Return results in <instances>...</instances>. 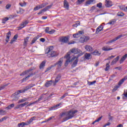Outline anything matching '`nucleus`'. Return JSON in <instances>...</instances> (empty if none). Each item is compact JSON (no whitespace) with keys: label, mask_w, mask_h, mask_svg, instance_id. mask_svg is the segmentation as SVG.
<instances>
[{"label":"nucleus","mask_w":127,"mask_h":127,"mask_svg":"<svg viewBox=\"0 0 127 127\" xmlns=\"http://www.w3.org/2000/svg\"><path fill=\"white\" fill-rule=\"evenodd\" d=\"M10 36H11V32H10V31H9L6 34V37L5 39L6 43L5 44H6V43H8V41H9V37H10Z\"/></svg>","instance_id":"18"},{"label":"nucleus","mask_w":127,"mask_h":127,"mask_svg":"<svg viewBox=\"0 0 127 127\" xmlns=\"http://www.w3.org/2000/svg\"><path fill=\"white\" fill-rule=\"evenodd\" d=\"M53 66V65H51V66L48 67L46 69V70L45 71V73H46V72H48V71L51 70V69H52V68H53V67H54V66Z\"/></svg>","instance_id":"49"},{"label":"nucleus","mask_w":127,"mask_h":127,"mask_svg":"<svg viewBox=\"0 0 127 127\" xmlns=\"http://www.w3.org/2000/svg\"><path fill=\"white\" fill-rule=\"evenodd\" d=\"M97 7H99V8H102L103 7V4L101 2L97 4Z\"/></svg>","instance_id":"50"},{"label":"nucleus","mask_w":127,"mask_h":127,"mask_svg":"<svg viewBox=\"0 0 127 127\" xmlns=\"http://www.w3.org/2000/svg\"><path fill=\"white\" fill-rule=\"evenodd\" d=\"M33 70V69H32V68H30L28 70H25V71L23 72L22 73L20 74V76H24V75H26L27 73H29V72H31Z\"/></svg>","instance_id":"20"},{"label":"nucleus","mask_w":127,"mask_h":127,"mask_svg":"<svg viewBox=\"0 0 127 127\" xmlns=\"http://www.w3.org/2000/svg\"><path fill=\"white\" fill-rule=\"evenodd\" d=\"M79 25H80V22L78 21L77 23L73 24L72 26H73V27H77V26H79Z\"/></svg>","instance_id":"52"},{"label":"nucleus","mask_w":127,"mask_h":127,"mask_svg":"<svg viewBox=\"0 0 127 127\" xmlns=\"http://www.w3.org/2000/svg\"><path fill=\"white\" fill-rule=\"evenodd\" d=\"M43 98V95H41L40 96L39 98L36 100V101H34L33 103H30L27 105V107H30V106H32V105H34L35 104H36V103H38V102H40L41 100H42V98Z\"/></svg>","instance_id":"13"},{"label":"nucleus","mask_w":127,"mask_h":127,"mask_svg":"<svg viewBox=\"0 0 127 127\" xmlns=\"http://www.w3.org/2000/svg\"><path fill=\"white\" fill-rule=\"evenodd\" d=\"M46 54L49 58H53V57H57L58 53L56 51H53V46H50L46 49Z\"/></svg>","instance_id":"1"},{"label":"nucleus","mask_w":127,"mask_h":127,"mask_svg":"<svg viewBox=\"0 0 127 127\" xmlns=\"http://www.w3.org/2000/svg\"><path fill=\"white\" fill-rule=\"evenodd\" d=\"M101 120H102V117L98 118V119H97L94 122H93L92 125H95V124H96V123H98V122H100V121H101Z\"/></svg>","instance_id":"46"},{"label":"nucleus","mask_w":127,"mask_h":127,"mask_svg":"<svg viewBox=\"0 0 127 127\" xmlns=\"http://www.w3.org/2000/svg\"><path fill=\"white\" fill-rule=\"evenodd\" d=\"M24 126H27V124H26V122H22L21 123H19L18 124L17 127H24Z\"/></svg>","instance_id":"35"},{"label":"nucleus","mask_w":127,"mask_h":127,"mask_svg":"<svg viewBox=\"0 0 127 127\" xmlns=\"http://www.w3.org/2000/svg\"><path fill=\"white\" fill-rule=\"evenodd\" d=\"M103 51H110V50H113V48H109L107 47H104L102 48Z\"/></svg>","instance_id":"40"},{"label":"nucleus","mask_w":127,"mask_h":127,"mask_svg":"<svg viewBox=\"0 0 127 127\" xmlns=\"http://www.w3.org/2000/svg\"><path fill=\"white\" fill-rule=\"evenodd\" d=\"M26 105H28V102H26L24 103L19 104L20 109L23 108V107H24V106H26Z\"/></svg>","instance_id":"38"},{"label":"nucleus","mask_w":127,"mask_h":127,"mask_svg":"<svg viewBox=\"0 0 127 127\" xmlns=\"http://www.w3.org/2000/svg\"><path fill=\"white\" fill-rule=\"evenodd\" d=\"M62 105V103H60L58 104H57L56 105H55L54 106L51 107L50 110V111H54L55 110H56V109H57V108H58V107H60V106H61Z\"/></svg>","instance_id":"24"},{"label":"nucleus","mask_w":127,"mask_h":127,"mask_svg":"<svg viewBox=\"0 0 127 127\" xmlns=\"http://www.w3.org/2000/svg\"><path fill=\"white\" fill-rule=\"evenodd\" d=\"M91 54H92V55H97V56H100V55H101V53L96 50V51H94L93 52H92Z\"/></svg>","instance_id":"33"},{"label":"nucleus","mask_w":127,"mask_h":127,"mask_svg":"<svg viewBox=\"0 0 127 127\" xmlns=\"http://www.w3.org/2000/svg\"><path fill=\"white\" fill-rule=\"evenodd\" d=\"M23 13V9L20 8H19V12H17V13H20L21 14Z\"/></svg>","instance_id":"63"},{"label":"nucleus","mask_w":127,"mask_h":127,"mask_svg":"<svg viewBox=\"0 0 127 127\" xmlns=\"http://www.w3.org/2000/svg\"><path fill=\"white\" fill-rule=\"evenodd\" d=\"M57 65H58V68H61L62 65H63V58L60 59L59 61L54 64L52 67H55Z\"/></svg>","instance_id":"5"},{"label":"nucleus","mask_w":127,"mask_h":127,"mask_svg":"<svg viewBox=\"0 0 127 127\" xmlns=\"http://www.w3.org/2000/svg\"><path fill=\"white\" fill-rule=\"evenodd\" d=\"M127 58V54H125L124 56H123L122 58L121 59L120 61V64H122L124 63V61H126V59Z\"/></svg>","instance_id":"26"},{"label":"nucleus","mask_w":127,"mask_h":127,"mask_svg":"<svg viewBox=\"0 0 127 127\" xmlns=\"http://www.w3.org/2000/svg\"><path fill=\"white\" fill-rule=\"evenodd\" d=\"M117 15L120 17H123V16H125V13L123 12L120 11L117 13Z\"/></svg>","instance_id":"36"},{"label":"nucleus","mask_w":127,"mask_h":127,"mask_svg":"<svg viewBox=\"0 0 127 127\" xmlns=\"http://www.w3.org/2000/svg\"><path fill=\"white\" fill-rule=\"evenodd\" d=\"M70 52H68L67 53L66 55L64 56V58H66V61H65V63L64 64V66L65 67H67L68 65L69 64V63L72 62V61H74V60L76 59V57H73L71 60H70L71 58V57H70Z\"/></svg>","instance_id":"3"},{"label":"nucleus","mask_w":127,"mask_h":127,"mask_svg":"<svg viewBox=\"0 0 127 127\" xmlns=\"http://www.w3.org/2000/svg\"><path fill=\"white\" fill-rule=\"evenodd\" d=\"M85 49L86 51H88L89 52H92V51H94V49L91 46L89 45H87L85 46Z\"/></svg>","instance_id":"22"},{"label":"nucleus","mask_w":127,"mask_h":127,"mask_svg":"<svg viewBox=\"0 0 127 127\" xmlns=\"http://www.w3.org/2000/svg\"><path fill=\"white\" fill-rule=\"evenodd\" d=\"M28 24V21L25 20L22 23L20 24V26L18 27V30H20L22 29V28H24L26 25Z\"/></svg>","instance_id":"9"},{"label":"nucleus","mask_w":127,"mask_h":127,"mask_svg":"<svg viewBox=\"0 0 127 127\" xmlns=\"http://www.w3.org/2000/svg\"><path fill=\"white\" fill-rule=\"evenodd\" d=\"M9 85V83L5 84L4 85H2L0 86V91H1V90H3L5 87L8 86Z\"/></svg>","instance_id":"39"},{"label":"nucleus","mask_w":127,"mask_h":127,"mask_svg":"<svg viewBox=\"0 0 127 127\" xmlns=\"http://www.w3.org/2000/svg\"><path fill=\"white\" fill-rule=\"evenodd\" d=\"M60 79H61V74H59L55 78V81L54 83V85H56V83L60 81Z\"/></svg>","instance_id":"19"},{"label":"nucleus","mask_w":127,"mask_h":127,"mask_svg":"<svg viewBox=\"0 0 127 127\" xmlns=\"http://www.w3.org/2000/svg\"><path fill=\"white\" fill-rule=\"evenodd\" d=\"M7 119V117L5 116V117L2 118L1 119H0V120H1V122H3V121H5Z\"/></svg>","instance_id":"59"},{"label":"nucleus","mask_w":127,"mask_h":127,"mask_svg":"<svg viewBox=\"0 0 127 127\" xmlns=\"http://www.w3.org/2000/svg\"><path fill=\"white\" fill-rule=\"evenodd\" d=\"M120 60V57L117 56L116 58L114 59L113 61L111 63L112 65H114V64H116L118 61Z\"/></svg>","instance_id":"29"},{"label":"nucleus","mask_w":127,"mask_h":127,"mask_svg":"<svg viewBox=\"0 0 127 127\" xmlns=\"http://www.w3.org/2000/svg\"><path fill=\"white\" fill-rule=\"evenodd\" d=\"M105 70V71H109V70H110V65H109V64H106V67Z\"/></svg>","instance_id":"54"},{"label":"nucleus","mask_w":127,"mask_h":127,"mask_svg":"<svg viewBox=\"0 0 127 127\" xmlns=\"http://www.w3.org/2000/svg\"><path fill=\"white\" fill-rule=\"evenodd\" d=\"M52 7V5H49L47 6L46 7L44 8L43 9L41 10L38 13V14H41L43 12H45V11H47L49 9H50V8Z\"/></svg>","instance_id":"10"},{"label":"nucleus","mask_w":127,"mask_h":127,"mask_svg":"<svg viewBox=\"0 0 127 127\" xmlns=\"http://www.w3.org/2000/svg\"><path fill=\"white\" fill-rule=\"evenodd\" d=\"M68 96V93H64V95H63L61 97H60V100H63L65 97H67Z\"/></svg>","instance_id":"51"},{"label":"nucleus","mask_w":127,"mask_h":127,"mask_svg":"<svg viewBox=\"0 0 127 127\" xmlns=\"http://www.w3.org/2000/svg\"><path fill=\"white\" fill-rule=\"evenodd\" d=\"M126 35H127V34L119 35L118 36L116 37L115 38L110 41L109 42V43H113V42H115V41H117V40H119V39H120V38H122V37H125V36H126Z\"/></svg>","instance_id":"8"},{"label":"nucleus","mask_w":127,"mask_h":127,"mask_svg":"<svg viewBox=\"0 0 127 127\" xmlns=\"http://www.w3.org/2000/svg\"><path fill=\"white\" fill-rule=\"evenodd\" d=\"M124 97H125V98H126V99H127V90H126V91L124 92V93L123 94Z\"/></svg>","instance_id":"64"},{"label":"nucleus","mask_w":127,"mask_h":127,"mask_svg":"<svg viewBox=\"0 0 127 127\" xmlns=\"http://www.w3.org/2000/svg\"><path fill=\"white\" fill-rule=\"evenodd\" d=\"M51 85H52V80H50L45 83V86L48 88V87H50Z\"/></svg>","instance_id":"34"},{"label":"nucleus","mask_w":127,"mask_h":127,"mask_svg":"<svg viewBox=\"0 0 127 127\" xmlns=\"http://www.w3.org/2000/svg\"><path fill=\"white\" fill-rule=\"evenodd\" d=\"M101 120H102V117L98 118V119H97L94 122H93L92 125H95V124H96V123H98V122H100V121H101Z\"/></svg>","instance_id":"45"},{"label":"nucleus","mask_w":127,"mask_h":127,"mask_svg":"<svg viewBox=\"0 0 127 127\" xmlns=\"http://www.w3.org/2000/svg\"><path fill=\"white\" fill-rule=\"evenodd\" d=\"M89 40V38L88 37H81L79 39V42L80 43H84V42H87Z\"/></svg>","instance_id":"17"},{"label":"nucleus","mask_w":127,"mask_h":127,"mask_svg":"<svg viewBox=\"0 0 127 127\" xmlns=\"http://www.w3.org/2000/svg\"><path fill=\"white\" fill-rule=\"evenodd\" d=\"M16 93H18V95H19V94H21L22 93H24V91H23V90H19L17 92H16Z\"/></svg>","instance_id":"61"},{"label":"nucleus","mask_w":127,"mask_h":127,"mask_svg":"<svg viewBox=\"0 0 127 127\" xmlns=\"http://www.w3.org/2000/svg\"><path fill=\"white\" fill-rule=\"evenodd\" d=\"M19 5H20V6H22V7H23V6H25V5H26V3L25 2H20Z\"/></svg>","instance_id":"57"},{"label":"nucleus","mask_w":127,"mask_h":127,"mask_svg":"<svg viewBox=\"0 0 127 127\" xmlns=\"http://www.w3.org/2000/svg\"><path fill=\"white\" fill-rule=\"evenodd\" d=\"M113 6V3L112 1L110 0H105V6L106 7H111V6Z\"/></svg>","instance_id":"16"},{"label":"nucleus","mask_w":127,"mask_h":127,"mask_svg":"<svg viewBox=\"0 0 127 127\" xmlns=\"http://www.w3.org/2000/svg\"><path fill=\"white\" fill-rule=\"evenodd\" d=\"M84 57L85 59H87V60H89L91 59V58H92V56H91V54H90L89 53H86L84 55Z\"/></svg>","instance_id":"30"},{"label":"nucleus","mask_w":127,"mask_h":127,"mask_svg":"<svg viewBox=\"0 0 127 127\" xmlns=\"http://www.w3.org/2000/svg\"><path fill=\"white\" fill-rule=\"evenodd\" d=\"M117 22V19H113L111 20L109 22L107 23V24H110V25H114Z\"/></svg>","instance_id":"28"},{"label":"nucleus","mask_w":127,"mask_h":127,"mask_svg":"<svg viewBox=\"0 0 127 127\" xmlns=\"http://www.w3.org/2000/svg\"><path fill=\"white\" fill-rule=\"evenodd\" d=\"M55 32V30L52 29L51 31H49L48 32V34H53Z\"/></svg>","instance_id":"56"},{"label":"nucleus","mask_w":127,"mask_h":127,"mask_svg":"<svg viewBox=\"0 0 127 127\" xmlns=\"http://www.w3.org/2000/svg\"><path fill=\"white\" fill-rule=\"evenodd\" d=\"M48 5V3H42L40 5H38L37 6L35 7L34 8V11H36V10H38L41 8H43V7H45L46 5Z\"/></svg>","instance_id":"6"},{"label":"nucleus","mask_w":127,"mask_h":127,"mask_svg":"<svg viewBox=\"0 0 127 127\" xmlns=\"http://www.w3.org/2000/svg\"><path fill=\"white\" fill-rule=\"evenodd\" d=\"M33 75H34V74H33V73H32V72L29 73V74L27 76L23 78L22 81H26V80H27V79H28V78H30V77H32V76H33Z\"/></svg>","instance_id":"31"},{"label":"nucleus","mask_w":127,"mask_h":127,"mask_svg":"<svg viewBox=\"0 0 127 127\" xmlns=\"http://www.w3.org/2000/svg\"><path fill=\"white\" fill-rule=\"evenodd\" d=\"M115 77H116V75L115 74H112L111 75L109 80H112V79H114V78H115Z\"/></svg>","instance_id":"62"},{"label":"nucleus","mask_w":127,"mask_h":127,"mask_svg":"<svg viewBox=\"0 0 127 127\" xmlns=\"http://www.w3.org/2000/svg\"><path fill=\"white\" fill-rule=\"evenodd\" d=\"M64 8H66V9H69V2H68L67 0H64Z\"/></svg>","instance_id":"21"},{"label":"nucleus","mask_w":127,"mask_h":127,"mask_svg":"<svg viewBox=\"0 0 127 127\" xmlns=\"http://www.w3.org/2000/svg\"><path fill=\"white\" fill-rule=\"evenodd\" d=\"M80 34L78 33L74 34L73 37L74 38H79L80 37Z\"/></svg>","instance_id":"47"},{"label":"nucleus","mask_w":127,"mask_h":127,"mask_svg":"<svg viewBox=\"0 0 127 127\" xmlns=\"http://www.w3.org/2000/svg\"><path fill=\"white\" fill-rule=\"evenodd\" d=\"M5 114H6V112L5 111L0 109V116H4Z\"/></svg>","instance_id":"42"},{"label":"nucleus","mask_w":127,"mask_h":127,"mask_svg":"<svg viewBox=\"0 0 127 127\" xmlns=\"http://www.w3.org/2000/svg\"><path fill=\"white\" fill-rule=\"evenodd\" d=\"M78 113V110H71L67 112L66 117H65L64 119V122H66V121H68V120H70L72 118H74L75 117V114Z\"/></svg>","instance_id":"2"},{"label":"nucleus","mask_w":127,"mask_h":127,"mask_svg":"<svg viewBox=\"0 0 127 127\" xmlns=\"http://www.w3.org/2000/svg\"><path fill=\"white\" fill-rule=\"evenodd\" d=\"M36 119V117H32L30 120H29L27 122H26V124L28 126L29 125H30L31 123L33 122Z\"/></svg>","instance_id":"25"},{"label":"nucleus","mask_w":127,"mask_h":127,"mask_svg":"<svg viewBox=\"0 0 127 127\" xmlns=\"http://www.w3.org/2000/svg\"><path fill=\"white\" fill-rule=\"evenodd\" d=\"M119 7H120V9H121V10H124V11H125L126 6H125L124 5H120V6H119Z\"/></svg>","instance_id":"53"},{"label":"nucleus","mask_w":127,"mask_h":127,"mask_svg":"<svg viewBox=\"0 0 127 127\" xmlns=\"http://www.w3.org/2000/svg\"><path fill=\"white\" fill-rule=\"evenodd\" d=\"M104 26L102 25L99 26L96 29L95 34H98L100 31H102Z\"/></svg>","instance_id":"14"},{"label":"nucleus","mask_w":127,"mask_h":127,"mask_svg":"<svg viewBox=\"0 0 127 127\" xmlns=\"http://www.w3.org/2000/svg\"><path fill=\"white\" fill-rule=\"evenodd\" d=\"M115 57H116V56H111V57H109L108 58H107L106 60H111V59L115 58Z\"/></svg>","instance_id":"58"},{"label":"nucleus","mask_w":127,"mask_h":127,"mask_svg":"<svg viewBox=\"0 0 127 127\" xmlns=\"http://www.w3.org/2000/svg\"><path fill=\"white\" fill-rule=\"evenodd\" d=\"M92 2H94V0H88L85 2V5H88V4H92Z\"/></svg>","instance_id":"41"},{"label":"nucleus","mask_w":127,"mask_h":127,"mask_svg":"<svg viewBox=\"0 0 127 127\" xmlns=\"http://www.w3.org/2000/svg\"><path fill=\"white\" fill-rule=\"evenodd\" d=\"M28 39H29V37H27L25 39H24L23 43L24 46H27V43L28 42Z\"/></svg>","instance_id":"37"},{"label":"nucleus","mask_w":127,"mask_h":127,"mask_svg":"<svg viewBox=\"0 0 127 127\" xmlns=\"http://www.w3.org/2000/svg\"><path fill=\"white\" fill-rule=\"evenodd\" d=\"M19 99V95H18V92H15L12 95V101H14L16 102V101H17Z\"/></svg>","instance_id":"11"},{"label":"nucleus","mask_w":127,"mask_h":127,"mask_svg":"<svg viewBox=\"0 0 127 127\" xmlns=\"http://www.w3.org/2000/svg\"><path fill=\"white\" fill-rule=\"evenodd\" d=\"M34 86H35V84H30L29 85H28L26 87H25L24 88L23 90V92L24 93H25V92H26V91H28V90H29V89H31V88H33V87H34Z\"/></svg>","instance_id":"12"},{"label":"nucleus","mask_w":127,"mask_h":127,"mask_svg":"<svg viewBox=\"0 0 127 127\" xmlns=\"http://www.w3.org/2000/svg\"><path fill=\"white\" fill-rule=\"evenodd\" d=\"M11 6V5H10V4H7L6 5L5 7H6V9H9L10 8Z\"/></svg>","instance_id":"60"},{"label":"nucleus","mask_w":127,"mask_h":127,"mask_svg":"<svg viewBox=\"0 0 127 127\" xmlns=\"http://www.w3.org/2000/svg\"><path fill=\"white\" fill-rule=\"evenodd\" d=\"M45 64H46V62L45 61H43L39 65V69L40 70H42V69H44V67H45Z\"/></svg>","instance_id":"23"},{"label":"nucleus","mask_w":127,"mask_h":127,"mask_svg":"<svg viewBox=\"0 0 127 127\" xmlns=\"http://www.w3.org/2000/svg\"><path fill=\"white\" fill-rule=\"evenodd\" d=\"M14 107V104L12 103L10 105H9L8 107H6V109H7L8 110H10L11 108H13Z\"/></svg>","instance_id":"44"},{"label":"nucleus","mask_w":127,"mask_h":127,"mask_svg":"<svg viewBox=\"0 0 127 127\" xmlns=\"http://www.w3.org/2000/svg\"><path fill=\"white\" fill-rule=\"evenodd\" d=\"M69 38L70 37L61 36L59 38V41L62 43H68Z\"/></svg>","instance_id":"4"},{"label":"nucleus","mask_w":127,"mask_h":127,"mask_svg":"<svg viewBox=\"0 0 127 127\" xmlns=\"http://www.w3.org/2000/svg\"><path fill=\"white\" fill-rule=\"evenodd\" d=\"M127 79V77L126 76L123 78H122L121 80H120L118 82L119 86H121V85H122L124 83V82H125V81H126Z\"/></svg>","instance_id":"27"},{"label":"nucleus","mask_w":127,"mask_h":127,"mask_svg":"<svg viewBox=\"0 0 127 127\" xmlns=\"http://www.w3.org/2000/svg\"><path fill=\"white\" fill-rule=\"evenodd\" d=\"M70 52L73 54H79V53H81V51L78 49L73 48L70 50Z\"/></svg>","instance_id":"15"},{"label":"nucleus","mask_w":127,"mask_h":127,"mask_svg":"<svg viewBox=\"0 0 127 127\" xmlns=\"http://www.w3.org/2000/svg\"><path fill=\"white\" fill-rule=\"evenodd\" d=\"M85 1V0H77V4H81V3H83Z\"/></svg>","instance_id":"55"},{"label":"nucleus","mask_w":127,"mask_h":127,"mask_svg":"<svg viewBox=\"0 0 127 127\" xmlns=\"http://www.w3.org/2000/svg\"><path fill=\"white\" fill-rule=\"evenodd\" d=\"M81 55H82V54H79L76 57H75L76 60L73 62V64L71 65V67H72V68H74V67H76V66H77V64H78V62L79 61V60L78 59V58H79V57H80V56H81Z\"/></svg>","instance_id":"7"},{"label":"nucleus","mask_w":127,"mask_h":127,"mask_svg":"<svg viewBox=\"0 0 127 127\" xmlns=\"http://www.w3.org/2000/svg\"><path fill=\"white\" fill-rule=\"evenodd\" d=\"M40 36L39 35H38L37 37H35L33 40H32V42L31 43V45H32V44H34V43H35L37 39L39 38Z\"/></svg>","instance_id":"32"},{"label":"nucleus","mask_w":127,"mask_h":127,"mask_svg":"<svg viewBox=\"0 0 127 127\" xmlns=\"http://www.w3.org/2000/svg\"><path fill=\"white\" fill-rule=\"evenodd\" d=\"M96 82H97L96 80H94L92 82L88 81V85H89L90 86H91V85H95Z\"/></svg>","instance_id":"48"},{"label":"nucleus","mask_w":127,"mask_h":127,"mask_svg":"<svg viewBox=\"0 0 127 127\" xmlns=\"http://www.w3.org/2000/svg\"><path fill=\"white\" fill-rule=\"evenodd\" d=\"M9 18L8 17H5L3 18V19L2 20V23H3L4 24H5V22L8 20Z\"/></svg>","instance_id":"43"}]
</instances>
